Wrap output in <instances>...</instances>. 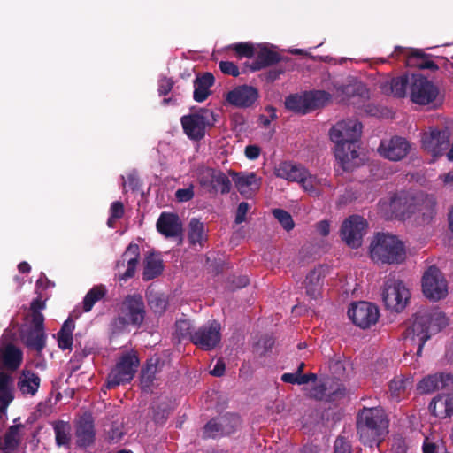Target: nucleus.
Returning a JSON list of instances; mask_svg holds the SVG:
<instances>
[{
	"label": "nucleus",
	"mask_w": 453,
	"mask_h": 453,
	"mask_svg": "<svg viewBox=\"0 0 453 453\" xmlns=\"http://www.w3.org/2000/svg\"><path fill=\"white\" fill-rule=\"evenodd\" d=\"M362 123L355 119L338 121L329 136L335 143L334 155L343 171L351 172L359 165L358 142L362 134Z\"/></svg>",
	"instance_id": "1"
},
{
	"label": "nucleus",
	"mask_w": 453,
	"mask_h": 453,
	"mask_svg": "<svg viewBox=\"0 0 453 453\" xmlns=\"http://www.w3.org/2000/svg\"><path fill=\"white\" fill-rule=\"evenodd\" d=\"M357 433L365 446L379 445L388 427L385 411L380 407H364L356 418Z\"/></svg>",
	"instance_id": "2"
},
{
	"label": "nucleus",
	"mask_w": 453,
	"mask_h": 453,
	"mask_svg": "<svg viewBox=\"0 0 453 453\" xmlns=\"http://www.w3.org/2000/svg\"><path fill=\"white\" fill-rule=\"evenodd\" d=\"M390 207L403 216L416 214L418 224L422 226L431 224L437 214V202L433 195H421L418 197L395 196L391 198Z\"/></svg>",
	"instance_id": "3"
},
{
	"label": "nucleus",
	"mask_w": 453,
	"mask_h": 453,
	"mask_svg": "<svg viewBox=\"0 0 453 453\" xmlns=\"http://www.w3.org/2000/svg\"><path fill=\"white\" fill-rule=\"evenodd\" d=\"M370 257L372 261L382 264H399L405 259V246L396 236L378 233L371 242Z\"/></svg>",
	"instance_id": "4"
},
{
	"label": "nucleus",
	"mask_w": 453,
	"mask_h": 453,
	"mask_svg": "<svg viewBox=\"0 0 453 453\" xmlns=\"http://www.w3.org/2000/svg\"><path fill=\"white\" fill-rule=\"evenodd\" d=\"M146 315L145 303L140 294L127 295L119 304V313L111 322L113 331H122L132 325L140 327Z\"/></svg>",
	"instance_id": "5"
},
{
	"label": "nucleus",
	"mask_w": 453,
	"mask_h": 453,
	"mask_svg": "<svg viewBox=\"0 0 453 453\" xmlns=\"http://www.w3.org/2000/svg\"><path fill=\"white\" fill-rule=\"evenodd\" d=\"M216 119L213 111L207 108L184 115L180 118V124L184 134L193 141H201L206 133L208 127L214 126Z\"/></svg>",
	"instance_id": "6"
},
{
	"label": "nucleus",
	"mask_w": 453,
	"mask_h": 453,
	"mask_svg": "<svg viewBox=\"0 0 453 453\" xmlns=\"http://www.w3.org/2000/svg\"><path fill=\"white\" fill-rule=\"evenodd\" d=\"M139 365L140 361L136 354L132 352L123 354L107 376V388H114L121 384L129 383L134 379Z\"/></svg>",
	"instance_id": "7"
},
{
	"label": "nucleus",
	"mask_w": 453,
	"mask_h": 453,
	"mask_svg": "<svg viewBox=\"0 0 453 453\" xmlns=\"http://www.w3.org/2000/svg\"><path fill=\"white\" fill-rule=\"evenodd\" d=\"M381 295L386 308L395 312L403 311L411 296L403 281L394 278L385 281Z\"/></svg>",
	"instance_id": "8"
},
{
	"label": "nucleus",
	"mask_w": 453,
	"mask_h": 453,
	"mask_svg": "<svg viewBox=\"0 0 453 453\" xmlns=\"http://www.w3.org/2000/svg\"><path fill=\"white\" fill-rule=\"evenodd\" d=\"M221 338L220 323L213 319L194 330L192 343L201 350L211 351L219 345Z\"/></svg>",
	"instance_id": "9"
},
{
	"label": "nucleus",
	"mask_w": 453,
	"mask_h": 453,
	"mask_svg": "<svg viewBox=\"0 0 453 453\" xmlns=\"http://www.w3.org/2000/svg\"><path fill=\"white\" fill-rule=\"evenodd\" d=\"M439 95V88L434 81L420 73H411L410 99L418 105L433 103Z\"/></svg>",
	"instance_id": "10"
},
{
	"label": "nucleus",
	"mask_w": 453,
	"mask_h": 453,
	"mask_svg": "<svg viewBox=\"0 0 453 453\" xmlns=\"http://www.w3.org/2000/svg\"><path fill=\"white\" fill-rule=\"evenodd\" d=\"M422 291L426 297L439 301L448 294L447 280L435 265L429 266L422 276Z\"/></svg>",
	"instance_id": "11"
},
{
	"label": "nucleus",
	"mask_w": 453,
	"mask_h": 453,
	"mask_svg": "<svg viewBox=\"0 0 453 453\" xmlns=\"http://www.w3.org/2000/svg\"><path fill=\"white\" fill-rule=\"evenodd\" d=\"M430 321L429 311H420L413 315L405 330L406 338H410L412 341L418 338L417 356L418 357L421 356L425 343L433 334L431 326L429 325Z\"/></svg>",
	"instance_id": "12"
},
{
	"label": "nucleus",
	"mask_w": 453,
	"mask_h": 453,
	"mask_svg": "<svg viewBox=\"0 0 453 453\" xmlns=\"http://www.w3.org/2000/svg\"><path fill=\"white\" fill-rule=\"evenodd\" d=\"M449 135L447 128L430 127L422 134V148L434 157H441L449 146Z\"/></svg>",
	"instance_id": "13"
},
{
	"label": "nucleus",
	"mask_w": 453,
	"mask_h": 453,
	"mask_svg": "<svg viewBox=\"0 0 453 453\" xmlns=\"http://www.w3.org/2000/svg\"><path fill=\"white\" fill-rule=\"evenodd\" d=\"M366 228L367 222L363 217L359 215L349 216L342 225V239L349 247L352 249L359 248L362 245Z\"/></svg>",
	"instance_id": "14"
},
{
	"label": "nucleus",
	"mask_w": 453,
	"mask_h": 453,
	"mask_svg": "<svg viewBox=\"0 0 453 453\" xmlns=\"http://www.w3.org/2000/svg\"><path fill=\"white\" fill-rule=\"evenodd\" d=\"M241 424L237 414L227 413L211 419L203 427V437L218 438L234 433Z\"/></svg>",
	"instance_id": "15"
},
{
	"label": "nucleus",
	"mask_w": 453,
	"mask_h": 453,
	"mask_svg": "<svg viewBox=\"0 0 453 453\" xmlns=\"http://www.w3.org/2000/svg\"><path fill=\"white\" fill-rule=\"evenodd\" d=\"M349 318L358 327L365 329L374 325L380 317L379 309L372 303L360 301L348 310Z\"/></svg>",
	"instance_id": "16"
},
{
	"label": "nucleus",
	"mask_w": 453,
	"mask_h": 453,
	"mask_svg": "<svg viewBox=\"0 0 453 453\" xmlns=\"http://www.w3.org/2000/svg\"><path fill=\"white\" fill-rule=\"evenodd\" d=\"M199 183L210 193L227 194L231 190V181L229 178L220 170L211 167H204L199 173Z\"/></svg>",
	"instance_id": "17"
},
{
	"label": "nucleus",
	"mask_w": 453,
	"mask_h": 453,
	"mask_svg": "<svg viewBox=\"0 0 453 453\" xmlns=\"http://www.w3.org/2000/svg\"><path fill=\"white\" fill-rule=\"evenodd\" d=\"M393 56L399 58L403 56L407 66L418 69H428L436 71L438 65L432 59L430 54H426L421 49L395 47Z\"/></svg>",
	"instance_id": "18"
},
{
	"label": "nucleus",
	"mask_w": 453,
	"mask_h": 453,
	"mask_svg": "<svg viewBox=\"0 0 453 453\" xmlns=\"http://www.w3.org/2000/svg\"><path fill=\"white\" fill-rule=\"evenodd\" d=\"M420 394H431L436 390H453V374L434 373L423 378L418 384Z\"/></svg>",
	"instance_id": "19"
},
{
	"label": "nucleus",
	"mask_w": 453,
	"mask_h": 453,
	"mask_svg": "<svg viewBox=\"0 0 453 453\" xmlns=\"http://www.w3.org/2000/svg\"><path fill=\"white\" fill-rule=\"evenodd\" d=\"M410 148V143L406 139L395 136L389 141H382L379 147V152L385 158L391 161H399L406 157Z\"/></svg>",
	"instance_id": "20"
},
{
	"label": "nucleus",
	"mask_w": 453,
	"mask_h": 453,
	"mask_svg": "<svg viewBox=\"0 0 453 453\" xmlns=\"http://www.w3.org/2000/svg\"><path fill=\"white\" fill-rule=\"evenodd\" d=\"M411 74H403L380 83V91L386 96L403 98L411 91Z\"/></svg>",
	"instance_id": "21"
},
{
	"label": "nucleus",
	"mask_w": 453,
	"mask_h": 453,
	"mask_svg": "<svg viewBox=\"0 0 453 453\" xmlns=\"http://www.w3.org/2000/svg\"><path fill=\"white\" fill-rule=\"evenodd\" d=\"M257 97V89L248 85L238 86L226 94V101L231 105L240 108L250 107Z\"/></svg>",
	"instance_id": "22"
},
{
	"label": "nucleus",
	"mask_w": 453,
	"mask_h": 453,
	"mask_svg": "<svg viewBox=\"0 0 453 453\" xmlns=\"http://www.w3.org/2000/svg\"><path fill=\"white\" fill-rule=\"evenodd\" d=\"M229 174L232 176L237 190L241 195L246 197H250L260 188L261 179L257 178V174L253 172L236 173L234 171H230Z\"/></svg>",
	"instance_id": "23"
},
{
	"label": "nucleus",
	"mask_w": 453,
	"mask_h": 453,
	"mask_svg": "<svg viewBox=\"0 0 453 453\" xmlns=\"http://www.w3.org/2000/svg\"><path fill=\"white\" fill-rule=\"evenodd\" d=\"M329 273V267L325 265L315 266L307 274L304 280L306 294L311 299H317L321 293L323 280Z\"/></svg>",
	"instance_id": "24"
},
{
	"label": "nucleus",
	"mask_w": 453,
	"mask_h": 453,
	"mask_svg": "<svg viewBox=\"0 0 453 453\" xmlns=\"http://www.w3.org/2000/svg\"><path fill=\"white\" fill-rule=\"evenodd\" d=\"M75 436L78 447L87 448L94 443L96 430L90 414H85L80 418L76 425Z\"/></svg>",
	"instance_id": "25"
},
{
	"label": "nucleus",
	"mask_w": 453,
	"mask_h": 453,
	"mask_svg": "<svg viewBox=\"0 0 453 453\" xmlns=\"http://www.w3.org/2000/svg\"><path fill=\"white\" fill-rule=\"evenodd\" d=\"M22 361L23 352L19 347L11 342L0 346V368L15 372Z\"/></svg>",
	"instance_id": "26"
},
{
	"label": "nucleus",
	"mask_w": 453,
	"mask_h": 453,
	"mask_svg": "<svg viewBox=\"0 0 453 453\" xmlns=\"http://www.w3.org/2000/svg\"><path fill=\"white\" fill-rule=\"evenodd\" d=\"M157 230L166 238H175L181 235L182 224L178 215L162 212L157 221Z\"/></svg>",
	"instance_id": "27"
},
{
	"label": "nucleus",
	"mask_w": 453,
	"mask_h": 453,
	"mask_svg": "<svg viewBox=\"0 0 453 453\" xmlns=\"http://www.w3.org/2000/svg\"><path fill=\"white\" fill-rule=\"evenodd\" d=\"M346 394V388L342 385H337L336 388H329L326 383L314 386L310 391V397L318 401L335 402L342 399Z\"/></svg>",
	"instance_id": "28"
},
{
	"label": "nucleus",
	"mask_w": 453,
	"mask_h": 453,
	"mask_svg": "<svg viewBox=\"0 0 453 453\" xmlns=\"http://www.w3.org/2000/svg\"><path fill=\"white\" fill-rule=\"evenodd\" d=\"M23 427L22 424L8 427L3 438H0V451L2 453H14L18 450L21 443L19 430Z\"/></svg>",
	"instance_id": "29"
},
{
	"label": "nucleus",
	"mask_w": 453,
	"mask_h": 453,
	"mask_svg": "<svg viewBox=\"0 0 453 453\" xmlns=\"http://www.w3.org/2000/svg\"><path fill=\"white\" fill-rule=\"evenodd\" d=\"M22 342L30 349L41 355L46 346L45 331L28 328L20 332Z\"/></svg>",
	"instance_id": "30"
},
{
	"label": "nucleus",
	"mask_w": 453,
	"mask_h": 453,
	"mask_svg": "<svg viewBox=\"0 0 453 453\" xmlns=\"http://www.w3.org/2000/svg\"><path fill=\"white\" fill-rule=\"evenodd\" d=\"M214 81V76L211 73L196 76L194 80V100L198 103L204 102L211 95L210 88L213 86Z\"/></svg>",
	"instance_id": "31"
},
{
	"label": "nucleus",
	"mask_w": 453,
	"mask_h": 453,
	"mask_svg": "<svg viewBox=\"0 0 453 453\" xmlns=\"http://www.w3.org/2000/svg\"><path fill=\"white\" fill-rule=\"evenodd\" d=\"M305 169L306 168L301 165L284 161L275 167L274 173L279 178L298 182L302 174H305Z\"/></svg>",
	"instance_id": "32"
},
{
	"label": "nucleus",
	"mask_w": 453,
	"mask_h": 453,
	"mask_svg": "<svg viewBox=\"0 0 453 453\" xmlns=\"http://www.w3.org/2000/svg\"><path fill=\"white\" fill-rule=\"evenodd\" d=\"M41 384V378L39 375L30 370H23L18 387L23 394L35 395L38 391Z\"/></svg>",
	"instance_id": "33"
},
{
	"label": "nucleus",
	"mask_w": 453,
	"mask_h": 453,
	"mask_svg": "<svg viewBox=\"0 0 453 453\" xmlns=\"http://www.w3.org/2000/svg\"><path fill=\"white\" fill-rule=\"evenodd\" d=\"M188 239L191 245L198 244L201 247H203L207 241L204 224L196 218L191 219L189 221Z\"/></svg>",
	"instance_id": "34"
},
{
	"label": "nucleus",
	"mask_w": 453,
	"mask_h": 453,
	"mask_svg": "<svg viewBox=\"0 0 453 453\" xmlns=\"http://www.w3.org/2000/svg\"><path fill=\"white\" fill-rule=\"evenodd\" d=\"M163 271L164 264L162 259L155 257L153 254H150L144 259L142 280L144 281L154 280L155 278L161 275Z\"/></svg>",
	"instance_id": "35"
},
{
	"label": "nucleus",
	"mask_w": 453,
	"mask_h": 453,
	"mask_svg": "<svg viewBox=\"0 0 453 453\" xmlns=\"http://www.w3.org/2000/svg\"><path fill=\"white\" fill-rule=\"evenodd\" d=\"M52 427L55 433V441L57 446L69 449L72 440V427L69 422L57 420L52 423Z\"/></svg>",
	"instance_id": "36"
},
{
	"label": "nucleus",
	"mask_w": 453,
	"mask_h": 453,
	"mask_svg": "<svg viewBox=\"0 0 453 453\" xmlns=\"http://www.w3.org/2000/svg\"><path fill=\"white\" fill-rule=\"evenodd\" d=\"M281 60L280 55L267 48H263L257 53L256 60L252 64V70L257 71L272 65L277 64Z\"/></svg>",
	"instance_id": "37"
},
{
	"label": "nucleus",
	"mask_w": 453,
	"mask_h": 453,
	"mask_svg": "<svg viewBox=\"0 0 453 453\" xmlns=\"http://www.w3.org/2000/svg\"><path fill=\"white\" fill-rule=\"evenodd\" d=\"M285 107L296 114L304 115L310 112L306 93L303 95L292 94L286 97Z\"/></svg>",
	"instance_id": "38"
},
{
	"label": "nucleus",
	"mask_w": 453,
	"mask_h": 453,
	"mask_svg": "<svg viewBox=\"0 0 453 453\" xmlns=\"http://www.w3.org/2000/svg\"><path fill=\"white\" fill-rule=\"evenodd\" d=\"M408 383L409 380L403 376L395 377L389 381V396L392 401L398 403L404 397Z\"/></svg>",
	"instance_id": "39"
},
{
	"label": "nucleus",
	"mask_w": 453,
	"mask_h": 453,
	"mask_svg": "<svg viewBox=\"0 0 453 453\" xmlns=\"http://www.w3.org/2000/svg\"><path fill=\"white\" fill-rule=\"evenodd\" d=\"M107 293L105 287L102 284L94 286L86 294L83 299V311L88 312L92 310L94 304L103 299Z\"/></svg>",
	"instance_id": "40"
},
{
	"label": "nucleus",
	"mask_w": 453,
	"mask_h": 453,
	"mask_svg": "<svg viewBox=\"0 0 453 453\" xmlns=\"http://www.w3.org/2000/svg\"><path fill=\"white\" fill-rule=\"evenodd\" d=\"M310 111L327 104L332 96L325 90H315L306 92Z\"/></svg>",
	"instance_id": "41"
},
{
	"label": "nucleus",
	"mask_w": 453,
	"mask_h": 453,
	"mask_svg": "<svg viewBox=\"0 0 453 453\" xmlns=\"http://www.w3.org/2000/svg\"><path fill=\"white\" fill-rule=\"evenodd\" d=\"M429 410L434 416L439 418H448L447 400L445 395H438L429 403Z\"/></svg>",
	"instance_id": "42"
},
{
	"label": "nucleus",
	"mask_w": 453,
	"mask_h": 453,
	"mask_svg": "<svg viewBox=\"0 0 453 453\" xmlns=\"http://www.w3.org/2000/svg\"><path fill=\"white\" fill-rule=\"evenodd\" d=\"M192 324L189 319H180L175 323V335L179 342L182 340H188L192 343Z\"/></svg>",
	"instance_id": "43"
},
{
	"label": "nucleus",
	"mask_w": 453,
	"mask_h": 453,
	"mask_svg": "<svg viewBox=\"0 0 453 453\" xmlns=\"http://www.w3.org/2000/svg\"><path fill=\"white\" fill-rule=\"evenodd\" d=\"M140 247L136 243L131 242L121 255L120 258L117 260L115 265V270L120 271L126 267V260L131 258H140Z\"/></svg>",
	"instance_id": "44"
},
{
	"label": "nucleus",
	"mask_w": 453,
	"mask_h": 453,
	"mask_svg": "<svg viewBox=\"0 0 453 453\" xmlns=\"http://www.w3.org/2000/svg\"><path fill=\"white\" fill-rule=\"evenodd\" d=\"M298 182L302 185L303 188L311 196L319 195L317 186L319 185V180L315 175L310 173L307 169H305V174H302Z\"/></svg>",
	"instance_id": "45"
},
{
	"label": "nucleus",
	"mask_w": 453,
	"mask_h": 453,
	"mask_svg": "<svg viewBox=\"0 0 453 453\" xmlns=\"http://www.w3.org/2000/svg\"><path fill=\"white\" fill-rule=\"evenodd\" d=\"M140 258H131L126 260L127 268L120 271H116L115 278L119 281L127 282L128 280L132 279L136 272L137 265L139 264Z\"/></svg>",
	"instance_id": "46"
},
{
	"label": "nucleus",
	"mask_w": 453,
	"mask_h": 453,
	"mask_svg": "<svg viewBox=\"0 0 453 453\" xmlns=\"http://www.w3.org/2000/svg\"><path fill=\"white\" fill-rule=\"evenodd\" d=\"M272 214L278 220L282 228L287 232L291 231L295 227L293 218L291 214L286 210L280 208L273 209L272 211Z\"/></svg>",
	"instance_id": "47"
},
{
	"label": "nucleus",
	"mask_w": 453,
	"mask_h": 453,
	"mask_svg": "<svg viewBox=\"0 0 453 453\" xmlns=\"http://www.w3.org/2000/svg\"><path fill=\"white\" fill-rule=\"evenodd\" d=\"M157 372V362H153L152 359H150L147 362L145 368L142 370L141 375V382L146 387H150L153 380L156 378V373Z\"/></svg>",
	"instance_id": "48"
},
{
	"label": "nucleus",
	"mask_w": 453,
	"mask_h": 453,
	"mask_svg": "<svg viewBox=\"0 0 453 453\" xmlns=\"http://www.w3.org/2000/svg\"><path fill=\"white\" fill-rule=\"evenodd\" d=\"M429 317L431 319L429 325L431 326L432 334L438 333L448 325V319L442 312L429 311Z\"/></svg>",
	"instance_id": "49"
},
{
	"label": "nucleus",
	"mask_w": 453,
	"mask_h": 453,
	"mask_svg": "<svg viewBox=\"0 0 453 453\" xmlns=\"http://www.w3.org/2000/svg\"><path fill=\"white\" fill-rule=\"evenodd\" d=\"M230 49L235 51L238 58H251L255 55V49L250 42H238L229 46Z\"/></svg>",
	"instance_id": "50"
},
{
	"label": "nucleus",
	"mask_w": 453,
	"mask_h": 453,
	"mask_svg": "<svg viewBox=\"0 0 453 453\" xmlns=\"http://www.w3.org/2000/svg\"><path fill=\"white\" fill-rule=\"evenodd\" d=\"M343 92L349 96H351V98H355L357 96L361 100H365L369 97L368 89L365 85L361 83L356 85H349L344 88Z\"/></svg>",
	"instance_id": "51"
},
{
	"label": "nucleus",
	"mask_w": 453,
	"mask_h": 453,
	"mask_svg": "<svg viewBox=\"0 0 453 453\" xmlns=\"http://www.w3.org/2000/svg\"><path fill=\"white\" fill-rule=\"evenodd\" d=\"M220 71L226 75L237 77L240 74L238 66L231 61H220L219 64Z\"/></svg>",
	"instance_id": "52"
},
{
	"label": "nucleus",
	"mask_w": 453,
	"mask_h": 453,
	"mask_svg": "<svg viewBox=\"0 0 453 453\" xmlns=\"http://www.w3.org/2000/svg\"><path fill=\"white\" fill-rule=\"evenodd\" d=\"M334 448V453H352L349 441L341 435L336 438Z\"/></svg>",
	"instance_id": "53"
},
{
	"label": "nucleus",
	"mask_w": 453,
	"mask_h": 453,
	"mask_svg": "<svg viewBox=\"0 0 453 453\" xmlns=\"http://www.w3.org/2000/svg\"><path fill=\"white\" fill-rule=\"evenodd\" d=\"M151 309L155 312L162 313L165 311L167 301L161 296H154L149 300Z\"/></svg>",
	"instance_id": "54"
},
{
	"label": "nucleus",
	"mask_w": 453,
	"mask_h": 453,
	"mask_svg": "<svg viewBox=\"0 0 453 453\" xmlns=\"http://www.w3.org/2000/svg\"><path fill=\"white\" fill-rule=\"evenodd\" d=\"M73 339V335L58 333V344L62 350L72 349Z\"/></svg>",
	"instance_id": "55"
},
{
	"label": "nucleus",
	"mask_w": 453,
	"mask_h": 453,
	"mask_svg": "<svg viewBox=\"0 0 453 453\" xmlns=\"http://www.w3.org/2000/svg\"><path fill=\"white\" fill-rule=\"evenodd\" d=\"M175 197L179 202H188L194 197L193 186L186 188H180L175 192Z\"/></svg>",
	"instance_id": "56"
},
{
	"label": "nucleus",
	"mask_w": 453,
	"mask_h": 453,
	"mask_svg": "<svg viewBox=\"0 0 453 453\" xmlns=\"http://www.w3.org/2000/svg\"><path fill=\"white\" fill-rule=\"evenodd\" d=\"M31 329H36L40 331H44V316L41 312H32L31 313Z\"/></svg>",
	"instance_id": "57"
},
{
	"label": "nucleus",
	"mask_w": 453,
	"mask_h": 453,
	"mask_svg": "<svg viewBox=\"0 0 453 453\" xmlns=\"http://www.w3.org/2000/svg\"><path fill=\"white\" fill-rule=\"evenodd\" d=\"M249 209L250 205L247 202H242L239 203L234 219L236 224H241L246 220V215Z\"/></svg>",
	"instance_id": "58"
},
{
	"label": "nucleus",
	"mask_w": 453,
	"mask_h": 453,
	"mask_svg": "<svg viewBox=\"0 0 453 453\" xmlns=\"http://www.w3.org/2000/svg\"><path fill=\"white\" fill-rule=\"evenodd\" d=\"M13 400L12 390L0 391V413H4L8 405Z\"/></svg>",
	"instance_id": "59"
},
{
	"label": "nucleus",
	"mask_w": 453,
	"mask_h": 453,
	"mask_svg": "<svg viewBox=\"0 0 453 453\" xmlns=\"http://www.w3.org/2000/svg\"><path fill=\"white\" fill-rule=\"evenodd\" d=\"M0 368V391L12 390V379L10 374Z\"/></svg>",
	"instance_id": "60"
},
{
	"label": "nucleus",
	"mask_w": 453,
	"mask_h": 453,
	"mask_svg": "<svg viewBox=\"0 0 453 453\" xmlns=\"http://www.w3.org/2000/svg\"><path fill=\"white\" fill-rule=\"evenodd\" d=\"M173 81L170 78H163L159 81L158 93L160 96H166L173 88Z\"/></svg>",
	"instance_id": "61"
},
{
	"label": "nucleus",
	"mask_w": 453,
	"mask_h": 453,
	"mask_svg": "<svg viewBox=\"0 0 453 453\" xmlns=\"http://www.w3.org/2000/svg\"><path fill=\"white\" fill-rule=\"evenodd\" d=\"M110 213L115 219H121L125 213L123 203L119 201L113 202L111 204Z\"/></svg>",
	"instance_id": "62"
},
{
	"label": "nucleus",
	"mask_w": 453,
	"mask_h": 453,
	"mask_svg": "<svg viewBox=\"0 0 453 453\" xmlns=\"http://www.w3.org/2000/svg\"><path fill=\"white\" fill-rule=\"evenodd\" d=\"M260 148L257 145H248L245 148V156L247 158L250 160H255L258 158L260 155Z\"/></svg>",
	"instance_id": "63"
},
{
	"label": "nucleus",
	"mask_w": 453,
	"mask_h": 453,
	"mask_svg": "<svg viewBox=\"0 0 453 453\" xmlns=\"http://www.w3.org/2000/svg\"><path fill=\"white\" fill-rule=\"evenodd\" d=\"M226 371V365L222 359H219L210 373L215 377H221Z\"/></svg>",
	"instance_id": "64"
}]
</instances>
